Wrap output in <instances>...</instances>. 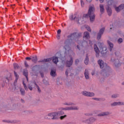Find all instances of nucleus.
<instances>
[{"instance_id": "obj_5", "label": "nucleus", "mask_w": 124, "mask_h": 124, "mask_svg": "<svg viewBox=\"0 0 124 124\" xmlns=\"http://www.w3.org/2000/svg\"><path fill=\"white\" fill-rule=\"evenodd\" d=\"M99 48L101 51L102 55H105L107 53V46H104L103 43H98Z\"/></svg>"}, {"instance_id": "obj_50", "label": "nucleus", "mask_w": 124, "mask_h": 124, "mask_svg": "<svg viewBox=\"0 0 124 124\" xmlns=\"http://www.w3.org/2000/svg\"><path fill=\"white\" fill-rule=\"evenodd\" d=\"M86 1H87V2H92V0H86Z\"/></svg>"}, {"instance_id": "obj_63", "label": "nucleus", "mask_w": 124, "mask_h": 124, "mask_svg": "<svg viewBox=\"0 0 124 124\" xmlns=\"http://www.w3.org/2000/svg\"><path fill=\"white\" fill-rule=\"evenodd\" d=\"M96 1H98V0H96Z\"/></svg>"}, {"instance_id": "obj_44", "label": "nucleus", "mask_w": 124, "mask_h": 124, "mask_svg": "<svg viewBox=\"0 0 124 124\" xmlns=\"http://www.w3.org/2000/svg\"><path fill=\"white\" fill-rule=\"evenodd\" d=\"M25 59L30 61L31 59V57H26Z\"/></svg>"}, {"instance_id": "obj_30", "label": "nucleus", "mask_w": 124, "mask_h": 124, "mask_svg": "<svg viewBox=\"0 0 124 124\" xmlns=\"http://www.w3.org/2000/svg\"><path fill=\"white\" fill-rule=\"evenodd\" d=\"M69 19L71 21H73V20H75V19H76V16H75V17H73V15H72L69 16Z\"/></svg>"}, {"instance_id": "obj_39", "label": "nucleus", "mask_w": 124, "mask_h": 124, "mask_svg": "<svg viewBox=\"0 0 124 124\" xmlns=\"http://www.w3.org/2000/svg\"><path fill=\"white\" fill-rule=\"evenodd\" d=\"M66 117V115H63V116H61L60 117V119L61 120H62L63 119H64V118H65Z\"/></svg>"}, {"instance_id": "obj_56", "label": "nucleus", "mask_w": 124, "mask_h": 124, "mask_svg": "<svg viewBox=\"0 0 124 124\" xmlns=\"http://www.w3.org/2000/svg\"><path fill=\"white\" fill-rule=\"evenodd\" d=\"M65 105H71V104H65Z\"/></svg>"}, {"instance_id": "obj_21", "label": "nucleus", "mask_w": 124, "mask_h": 124, "mask_svg": "<svg viewBox=\"0 0 124 124\" xmlns=\"http://www.w3.org/2000/svg\"><path fill=\"white\" fill-rule=\"evenodd\" d=\"M107 11L108 16H111V15H112V10L110 7H108L107 9Z\"/></svg>"}, {"instance_id": "obj_60", "label": "nucleus", "mask_w": 124, "mask_h": 124, "mask_svg": "<svg viewBox=\"0 0 124 124\" xmlns=\"http://www.w3.org/2000/svg\"><path fill=\"white\" fill-rule=\"evenodd\" d=\"M78 23H79V19L78 20Z\"/></svg>"}, {"instance_id": "obj_36", "label": "nucleus", "mask_w": 124, "mask_h": 124, "mask_svg": "<svg viewBox=\"0 0 124 124\" xmlns=\"http://www.w3.org/2000/svg\"><path fill=\"white\" fill-rule=\"evenodd\" d=\"M108 5H112V4H113V1L112 0L108 1Z\"/></svg>"}, {"instance_id": "obj_14", "label": "nucleus", "mask_w": 124, "mask_h": 124, "mask_svg": "<svg viewBox=\"0 0 124 124\" xmlns=\"http://www.w3.org/2000/svg\"><path fill=\"white\" fill-rule=\"evenodd\" d=\"M94 122H95V119L94 118H91L85 121L86 124H93Z\"/></svg>"}, {"instance_id": "obj_7", "label": "nucleus", "mask_w": 124, "mask_h": 124, "mask_svg": "<svg viewBox=\"0 0 124 124\" xmlns=\"http://www.w3.org/2000/svg\"><path fill=\"white\" fill-rule=\"evenodd\" d=\"M80 36H82V33H78L77 35V32L71 33V34L67 36L68 38H71L72 37H76V38H79V37H80Z\"/></svg>"}, {"instance_id": "obj_22", "label": "nucleus", "mask_w": 124, "mask_h": 124, "mask_svg": "<svg viewBox=\"0 0 124 124\" xmlns=\"http://www.w3.org/2000/svg\"><path fill=\"white\" fill-rule=\"evenodd\" d=\"M23 75L25 76L27 80L29 81V78H28V70H25L23 71Z\"/></svg>"}, {"instance_id": "obj_8", "label": "nucleus", "mask_w": 124, "mask_h": 124, "mask_svg": "<svg viewBox=\"0 0 124 124\" xmlns=\"http://www.w3.org/2000/svg\"><path fill=\"white\" fill-rule=\"evenodd\" d=\"M105 31V28L104 27L102 28L99 30V32L97 36V39H98V40H99V39L101 38V36L102 35V34H103Z\"/></svg>"}, {"instance_id": "obj_46", "label": "nucleus", "mask_w": 124, "mask_h": 124, "mask_svg": "<svg viewBox=\"0 0 124 124\" xmlns=\"http://www.w3.org/2000/svg\"><path fill=\"white\" fill-rule=\"evenodd\" d=\"M40 75L42 78H43L44 77V74H43V73H40Z\"/></svg>"}, {"instance_id": "obj_32", "label": "nucleus", "mask_w": 124, "mask_h": 124, "mask_svg": "<svg viewBox=\"0 0 124 124\" xmlns=\"http://www.w3.org/2000/svg\"><path fill=\"white\" fill-rule=\"evenodd\" d=\"M23 85L25 89L26 90V91H27L28 90V87H27V85H26V84L25 83V81H23Z\"/></svg>"}, {"instance_id": "obj_53", "label": "nucleus", "mask_w": 124, "mask_h": 124, "mask_svg": "<svg viewBox=\"0 0 124 124\" xmlns=\"http://www.w3.org/2000/svg\"><path fill=\"white\" fill-rule=\"evenodd\" d=\"M77 48L78 49V50H80V46H79L78 45L77 46Z\"/></svg>"}, {"instance_id": "obj_48", "label": "nucleus", "mask_w": 124, "mask_h": 124, "mask_svg": "<svg viewBox=\"0 0 124 124\" xmlns=\"http://www.w3.org/2000/svg\"><path fill=\"white\" fill-rule=\"evenodd\" d=\"M65 74L67 77L68 76V71L67 70L65 72Z\"/></svg>"}, {"instance_id": "obj_26", "label": "nucleus", "mask_w": 124, "mask_h": 124, "mask_svg": "<svg viewBox=\"0 0 124 124\" xmlns=\"http://www.w3.org/2000/svg\"><path fill=\"white\" fill-rule=\"evenodd\" d=\"M115 55L117 58H118V59L122 58V56H121V53H120L119 51L115 52Z\"/></svg>"}, {"instance_id": "obj_28", "label": "nucleus", "mask_w": 124, "mask_h": 124, "mask_svg": "<svg viewBox=\"0 0 124 124\" xmlns=\"http://www.w3.org/2000/svg\"><path fill=\"white\" fill-rule=\"evenodd\" d=\"M34 85H36V86L37 88V90H38V92L39 93H41V90H40V88H39V86H38V85H37V84H36V82H34Z\"/></svg>"}, {"instance_id": "obj_15", "label": "nucleus", "mask_w": 124, "mask_h": 124, "mask_svg": "<svg viewBox=\"0 0 124 124\" xmlns=\"http://www.w3.org/2000/svg\"><path fill=\"white\" fill-rule=\"evenodd\" d=\"M112 106H117V105H124V102H114L111 104Z\"/></svg>"}, {"instance_id": "obj_2", "label": "nucleus", "mask_w": 124, "mask_h": 124, "mask_svg": "<svg viewBox=\"0 0 124 124\" xmlns=\"http://www.w3.org/2000/svg\"><path fill=\"white\" fill-rule=\"evenodd\" d=\"M64 112L62 111H58L57 112H52L48 114V117H50V118L46 117V119L48 120H58V116H61V115H63Z\"/></svg>"}, {"instance_id": "obj_38", "label": "nucleus", "mask_w": 124, "mask_h": 124, "mask_svg": "<svg viewBox=\"0 0 124 124\" xmlns=\"http://www.w3.org/2000/svg\"><path fill=\"white\" fill-rule=\"evenodd\" d=\"M6 79L8 80V81L9 82V80H10V79H11V75H10L9 77H7L6 78Z\"/></svg>"}, {"instance_id": "obj_41", "label": "nucleus", "mask_w": 124, "mask_h": 124, "mask_svg": "<svg viewBox=\"0 0 124 124\" xmlns=\"http://www.w3.org/2000/svg\"><path fill=\"white\" fill-rule=\"evenodd\" d=\"M61 32H62V30H61V29H59L57 31V34H61Z\"/></svg>"}, {"instance_id": "obj_61", "label": "nucleus", "mask_w": 124, "mask_h": 124, "mask_svg": "<svg viewBox=\"0 0 124 124\" xmlns=\"http://www.w3.org/2000/svg\"><path fill=\"white\" fill-rule=\"evenodd\" d=\"M110 29V30H112V28L111 27Z\"/></svg>"}, {"instance_id": "obj_35", "label": "nucleus", "mask_w": 124, "mask_h": 124, "mask_svg": "<svg viewBox=\"0 0 124 124\" xmlns=\"http://www.w3.org/2000/svg\"><path fill=\"white\" fill-rule=\"evenodd\" d=\"M24 64L25 67H29V64H28V62H27V61L24 62Z\"/></svg>"}, {"instance_id": "obj_18", "label": "nucleus", "mask_w": 124, "mask_h": 124, "mask_svg": "<svg viewBox=\"0 0 124 124\" xmlns=\"http://www.w3.org/2000/svg\"><path fill=\"white\" fill-rule=\"evenodd\" d=\"M109 114H110V112H104L98 114L97 116L98 117H102L103 116H107V115H109Z\"/></svg>"}, {"instance_id": "obj_47", "label": "nucleus", "mask_w": 124, "mask_h": 124, "mask_svg": "<svg viewBox=\"0 0 124 124\" xmlns=\"http://www.w3.org/2000/svg\"><path fill=\"white\" fill-rule=\"evenodd\" d=\"M69 40V39L66 40L65 41L64 44H67V42H68Z\"/></svg>"}, {"instance_id": "obj_29", "label": "nucleus", "mask_w": 124, "mask_h": 124, "mask_svg": "<svg viewBox=\"0 0 124 124\" xmlns=\"http://www.w3.org/2000/svg\"><path fill=\"white\" fill-rule=\"evenodd\" d=\"M20 92L22 95H25V90L24 89L20 88Z\"/></svg>"}, {"instance_id": "obj_42", "label": "nucleus", "mask_w": 124, "mask_h": 124, "mask_svg": "<svg viewBox=\"0 0 124 124\" xmlns=\"http://www.w3.org/2000/svg\"><path fill=\"white\" fill-rule=\"evenodd\" d=\"M57 39H60L61 38V34H57Z\"/></svg>"}, {"instance_id": "obj_31", "label": "nucleus", "mask_w": 124, "mask_h": 124, "mask_svg": "<svg viewBox=\"0 0 124 124\" xmlns=\"http://www.w3.org/2000/svg\"><path fill=\"white\" fill-rule=\"evenodd\" d=\"M80 4L81 7H84L85 5V3L84 2V1H83V0H80Z\"/></svg>"}, {"instance_id": "obj_64", "label": "nucleus", "mask_w": 124, "mask_h": 124, "mask_svg": "<svg viewBox=\"0 0 124 124\" xmlns=\"http://www.w3.org/2000/svg\"><path fill=\"white\" fill-rule=\"evenodd\" d=\"M78 43V44H79V45H80V44H79V43Z\"/></svg>"}, {"instance_id": "obj_19", "label": "nucleus", "mask_w": 124, "mask_h": 124, "mask_svg": "<svg viewBox=\"0 0 124 124\" xmlns=\"http://www.w3.org/2000/svg\"><path fill=\"white\" fill-rule=\"evenodd\" d=\"M84 76L86 79H89V78H90V77H89V71H88V69H85L84 72Z\"/></svg>"}, {"instance_id": "obj_45", "label": "nucleus", "mask_w": 124, "mask_h": 124, "mask_svg": "<svg viewBox=\"0 0 124 124\" xmlns=\"http://www.w3.org/2000/svg\"><path fill=\"white\" fill-rule=\"evenodd\" d=\"M3 122H5V123H11V122L9 120H4Z\"/></svg>"}, {"instance_id": "obj_59", "label": "nucleus", "mask_w": 124, "mask_h": 124, "mask_svg": "<svg viewBox=\"0 0 124 124\" xmlns=\"http://www.w3.org/2000/svg\"><path fill=\"white\" fill-rule=\"evenodd\" d=\"M122 85H124V82L122 83Z\"/></svg>"}, {"instance_id": "obj_49", "label": "nucleus", "mask_w": 124, "mask_h": 124, "mask_svg": "<svg viewBox=\"0 0 124 124\" xmlns=\"http://www.w3.org/2000/svg\"><path fill=\"white\" fill-rule=\"evenodd\" d=\"M99 1L101 3H102L104 1V0H99Z\"/></svg>"}, {"instance_id": "obj_24", "label": "nucleus", "mask_w": 124, "mask_h": 124, "mask_svg": "<svg viewBox=\"0 0 124 124\" xmlns=\"http://www.w3.org/2000/svg\"><path fill=\"white\" fill-rule=\"evenodd\" d=\"M31 61L33 62H34L36 63V62H37V56H33L31 58Z\"/></svg>"}, {"instance_id": "obj_25", "label": "nucleus", "mask_w": 124, "mask_h": 124, "mask_svg": "<svg viewBox=\"0 0 124 124\" xmlns=\"http://www.w3.org/2000/svg\"><path fill=\"white\" fill-rule=\"evenodd\" d=\"M84 63L86 65L89 64V57L88 56V54L86 55V57L84 60Z\"/></svg>"}, {"instance_id": "obj_27", "label": "nucleus", "mask_w": 124, "mask_h": 124, "mask_svg": "<svg viewBox=\"0 0 124 124\" xmlns=\"http://www.w3.org/2000/svg\"><path fill=\"white\" fill-rule=\"evenodd\" d=\"M14 69H18L19 68V65L18 64L15 63L13 64Z\"/></svg>"}, {"instance_id": "obj_40", "label": "nucleus", "mask_w": 124, "mask_h": 124, "mask_svg": "<svg viewBox=\"0 0 124 124\" xmlns=\"http://www.w3.org/2000/svg\"><path fill=\"white\" fill-rule=\"evenodd\" d=\"M111 97L112 98H116V97H118V95L117 94H113L112 95Z\"/></svg>"}, {"instance_id": "obj_17", "label": "nucleus", "mask_w": 124, "mask_h": 124, "mask_svg": "<svg viewBox=\"0 0 124 124\" xmlns=\"http://www.w3.org/2000/svg\"><path fill=\"white\" fill-rule=\"evenodd\" d=\"M100 10L101 14H103V13H104V12L105 11V9H104V6L103 5V4H100Z\"/></svg>"}, {"instance_id": "obj_10", "label": "nucleus", "mask_w": 124, "mask_h": 124, "mask_svg": "<svg viewBox=\"0 0 124 124\" xmlns=\"http://www.w3.org/2000/svg\"><path fill=\"white\" fill-rule=\"evenodd\" d=\"M83 95H85V96H94V93H90L86 91H84L82 92Z\"/></svg>"}, {"instance_id": "obj_51", "label": "nucleus", "mask_w": 124, "mask_h": 124, "mask_svg": "<svg viewBox=\"0 0 124 124\" xmlns=\"http://www.w3.org/2000/svg\"><path fill=\"white\" fill-rule=\"evenodd\" d=\"M48 9H49V7H47L46 8L45 10H46V11H48Z\"/></svg>"}, {"instance_id": "obj_33", "label": "nucleus", "mask_w": 124, "mask_h": 124, "mask_svg": "<svg viewBox=\"0 0 124 124\" xmlns=\"http://www.w3.org/2000/svg\"><path fill=\"white\" fill-rule=\"evenodd\" d=\"M86 29L88 31H92V29H91V28H90V26H87L86 27Z\"/></svg>"}, {"instance_id": "obj_37", "label": "nucleus", "mask_w": 124, "mask_h": 124, "mask_svg": "<svg viewBox=\"0 0 124 124\" xmlns=\"http://www.w3.org/2000/svg\"><path fill=\"white\" fill-rule=\"evenodd\" d=\"M79 59H76L75 61V64L76 65H77V64H78V63H79Z\"/></svg>"}, {"instance_id": "obj_20", "label": "nucleus", "mask_w": 124, "mask_h": 124, "mask_svg": "<svg viewBox=\"0 0 124 124\" xmlns=\"http://www.w3.org/2000/svg\"><path fill=\"white\" fill-rule=\"evenodd\" d=\"M57 74H56V71L55 70L52 69L50 72V75L52 77H56V75Z\"/></svg>"}, {"instance_id": "obj_13", "label": "nucleus", "mask_w": 124, "mask_h": 124, "mask_svg": "<svg viewBox=\"0 0 124 124\" xmlns=\"http://www.w3.org/2000/svg\"><path fill=\"white\" fill-rule=\"evenodd\" d=\"M114 65L116 67H119V66H121V62H120V61L119 59H116L113 61Z\"/></svg>"}, {"instance_id": "obj_43", "label": "nucleus", "mask_w": 124, "mask_h": 124, "mask_svg": "<svg viewBox=\"0 0 124 124\" xmlns=\"http://www.w3.org/2000/svg\"><path fill=\"white\" fill-rule=\"evenodd\" d=\"M28 88H29V90H30V91H32V87L31 85H29Z\"/></svg>"}, {"instance_id": "obj_11", "label": "nucleus", "mask_w": 124, "mask_h": 124, "mask_svg": "<svg viewBox=\"0 0 124 124\" xmlns=\"http://www.w3.org/2000/svg\"><path fill=\"white\" fill-rule=\"evenodd\" d=\"M94 49L96 53V58H98L99 57V49H98V47H97V46H96V44L94 45Z\"/></svg>"}, {"instance_id": "obj_12", "label": "nucleus", "mask_w": 124, "mask_h": 124, "mask_svg": "<svg viewBox=\"0 0 124 124\" xmlns=\"http://www.w3.org/2000/svg\"><path fill=\"white\" fill-rule=\"evenodd\" d=\"M62 110H78V108L75 107H66V108H62Z\"/></svg>"}, {"instance_id": "obj_58", "label": "nucleus", "mask_w": 124, "mask_h": 124, "mask_svg": "<svg viewBox=\"0 0 124 124\" xmlns=\"http://www.w3.org/2000/svg\"><path fill=\"white\" fill-rule=\"evenodd\" d=\"M73 75V74H71V76H72Z\"/></svg>"}, {"instance_id": "obj_55", "label": "nucleus", "mask_w": 124, "mask_h": 124, "mask_svg": "<svg viewBox=\"0 0 124 124\" xmlns=\"http://www.w3.org/2000/svg\"><path fill=\"white\" fill-rule=\"evenodd\" d=\"M92 75H94V72H92Z\"/></svg>"}, {"instance_id": "obj_1", "label": "nucleus", "mask_w": 124, "mask_h": 124, "mask_svg": "<svg viewBox=\"0 0 124 124\" xmlns=\"http://www.w3.org/2000/svg\"><path fill=\"white\" fill-rule=\"evenodd\" d=\"M95 10V9H94V6H93V5L89 7L88 13L86 14L83 15V17L90 18L91 22H93L95 18V15H94Z\"/></svg>"}, {"instance_id": "obj_57", "label": "nucleus", "mask_w": 124, "mask_h": 124, "mask_svg": "<svg viewBox=\"0 0 124 124\" xmlns=\"http://www.w3.org/2000/svg\"><path fill=\"white\" fill-rule=\"evenodd\" d=\"M21 101H22V102H24V100H23V99H21Z\"/></svg>"}, {"instance_id": "obj_23", "label": "nucleus", "mask_w": 124, "mask_h": 124, "mask_svg": "<svg viewBox=\"0 0 124 124\" xmlns=\"http://www.w3.org/2000/svg\"><path fill=\"white\" fill-rule=\"evenodd\" d=\"M14 73L15 75V76L16 77V79L15 80V83H17V81H18V79L19 78V76L18 74L15 72V71H14Z\"/></svg>"}, {"instance_id": "obj_52", "label": "nucleus", "mask_w": 124, "mask_h": 124, "mask_svg": "<svg viewBox=\"0 0 124 124\" xmlns=\"http://www.w3.org/2000/svg\"><path fill=\"white\" fill-rule=\"evenodd\" d=\"M93 99H94L95 100H99V99L97 98H94Z\"/></svg>"}, {"instance_id": "obj_54", "label": "nucleus", "mask_w": 124, "mask_h": 124, "mask_svg": "<svg viewBox=\"0 0 124 124\" xmlns=\"http://www.w3.org/2000/svg\"><path fill=\"white\" fill-rule=\"evenodd\" d=\"M67 46H64V48L65 50H67V48H66Z\"/></svg>"}, {"instance_id": "obj_16", "label": "nucleus", "mask_w": 124, "mask_h": 124, "mask_svg": "<svg viewBox=\"0 0 124 124\" xmlns=\"http://www.w3.org/2000/svg\"><path fill=\"white\" fill-rule=\"evenodd\" d=\"M108 43L110 47L109 51H110V52H112V49H113V48L114 47V45L113 44V43H112V42H111L109 40L108 41Z\"/></svg>"}, {"instance_id": "obj_4", "label": "nucleus", "mask_w": 124, "mask_h": 124, "mask_svg": "<svg viewBox=\"0 0 124 124\" xmlns=\"http://www.w3.org/2000/svg\"><path fill=\"white\" fill-rule=\"evenodd\" d=\"M55 64H57L58 63V62H59V58L57 57H53L52 58H47V59H45L43 60H40L38 61V62H51L52 61Z\"/></svg>"}, {"instance_id": "obj_6", "label": "nucleus", "mask_w": 124, "mask_h": 124, "mask_svg": "<svg viewBox=\"0 0 124 124\" xmlns=\"http://www.w3.org/2000/svg\"><path fill=\"white\" fill-rule=\"evenodd\" d=\"M98 63L100 68L102 69L104 67V70H106V69H109L110 68V67L107 65V63H105L102 60H99L98 61Z\"/></svg>"}, {"instance_id": "obj_3", "label": "nucleus", "mask_w": 124, "mask_h": 124, "mask_svg": "<svg viewBox=\"0 0 124 124\" xmlns=\"http://www.w3.org/2000/svg\"><path fill=\"white\" fill-rule=\"evenodd\" d=\"M83 39L84 42H82V44L85 43H88V42L89 41L90 46H93V42L89 40L90 39V33H89V32L85 31L84 32Z\"/></svg>"}, {"instance_id": "obj_34", "label": "nucleus", "mask_w": 124, "mask_h": 124, "mask_svg": "<svg viewBox=\"0 0 124 124\" xmlns=\"http://www.w3.org/2000/svg\"><path fill=\"white\" fill-rule=\"evenodd\" d=\"M118 42L120 44L122 43V42H123V39L122 38H120L119 39H118Z\"/></svg>"}, {"instance_id": "obj_62", "label": "nucleus", "mask_w": 124, "mask_h": 124, "mask_svg": "<svg viewBox=\"0 0 124 124\" xmlns=\"http://www.w3.org/2000/svg\"><path fill=\"white\" fill-rule=\"evenodd\" d=\"M86 116H88V115H89L88 114H86Z\"/></svg>"}, {"instance_id": "obj_9", "label": "nucleus", "mask_w": 124, "mask_h": 124, "mask_svg": "<svg viewBox=\"0 0 124 124\" xmlns=\"http://www.w3.org/2000/svg\"><path fill=\"white\" fill-rule=\"evenodd\" d=\"M73 63V58L72 57H70V60L66 62V66L67 67H70L72 65Z\"/></svg>"}]
</instances>
